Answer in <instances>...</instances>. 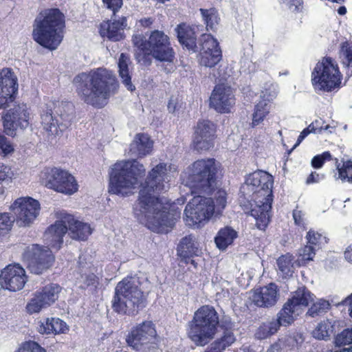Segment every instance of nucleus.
<instances>
[{"label":"nucleus","instance_id":"f257e3e1","mask_svg":"<svg viewBox=\"0 0 352 352\" xmlns=\"http://www.w3.org/2000/svg\"><path fill=\"white\" fill-rule=\"evenodd\" d=\"M177 171L175 165L160 162L148 172L145 182L141 185L138 199L133 206L134 216L153 232H167L180 217V211L170 210L169 205L157 196L169 189L170 178Z\"/></svg>","mask_w":352,"mask_h":352},{"label":"nucleus","instance_id":"f03ea898","mask_svg":"<svg viewBox=\"0 0 352 352\" xmlns=\"http://www.w3.org/2000/svg\"><path fill=\"white\" fill-rule=\"evenodd\" d=\"M67 231L72 239L78 241H86L92 233L89 223L78 221L71 214H65L61 220L56 221L45 232L44 241L47 247L37 244L27 247L23 258L28 262V267L32 273L41 274L52 265L54 256L50 248L59 250Z\"/></svg>","mask_w":352,"mask_h":352},{"label":"nucleus","instance_id":"7ed1b4c3","mask_svg":"<svg viewBox=\"0 0 352 352\" xmlns=\"http://www.w3.org/2000/svg\"><path fill=\"white\" fill-rule=\"evenodd\" d=\"M74 84L80 99L98 109L104 107L119 87L115 74L102 67L79 74L74 78Z\"/></svg>","mask_w":352,"mask_h":352},{"label":"nucleus","instance_id":"20e7f679","mask_svg":"<svg viewBox=\"0 0 352 352\" xmlns=\"http://www.w3.org/2000/svg\"><path fill=\"white\" fill-rule=\"evenodd\" d=\"M273 183L271 175L259 170L250 174L242 187L252 192L254 196V204L251 205L250 215L254 218L256 226L261 230L267 228L270 220Z\"/></svg>","mask_w":352,"mask_h":352},{"label":"nucleus","instance_id":"39448f33","mask_svg":"<svg viewBox=\"0 0 352 352\" xmlns=\"http://www.w3.org/2000/svg\"><path fill=\"white\" fill-rule=\"evenodd\" d=\"M65 25V16L59 9H45L34 21L32 38L42 47L54 50L63 40Z\"/></svg>","mask_w":352,"mask_h":352},{"label":"nucleus","instance_id":"423d86ee","mask_svg":"<svg viewBox=\"0 0 352 352\" xmlns=\"http://www.w3.org/2000/svg\"><path fill=\"white\" fill-rule=\"evenodd\" d=\"M313 300L314 294L305 287H299L285 303L278 313V318L261 325L255 333V337L258 340L265 339L277 332L280 326L292 324L302 313V307L308 306Z\"/></svg>","mask_w":352,"mask_h":352},{"label":"nucleus","instance_id":"0eeeda50","mask_svg":"<svg viewBox=\"0 0 352 352\" xmlns=\"http://www.w3.org/2000/svg\"><path fill=\"white\" fill-rule=\"evenodd\" d=\"M146 305V296L140 288L139 278L127 276L115 287L111 308L121 315L135 316Z\"/></svg>","mask_w":352,"mask_h":352},{"label":"nucleus","instance_id":"6e6552de","mask_svg":"<svg viewBox=\"0 0 352 352\" xmlns=\"http://www.w3.org/2000/svg\"><path fill=\"white\" fill-rule=\"evenodd\" d=\"M218 166L214 159L195 162L181 174L182 183L190 188L191 195L212 192Z\"/></svg>","mask_w":352,"mask_h":352},{"label":"nucleus","instance_id":"1a4fd4ad","mask_svg":"<svg viewBox=\"0 0 352 352\" xmlns=\"http://www.w3.org/2000/svg\"><path fill=\"white\" fill-rule=\"evenodd\" d=\"M145 174V168L136 160L122 161L116 163L109 173L110 193L127 196L138 184V177Z\"/></svg>","mask_w":352,"mask_h":352},{"label":"nucleus","instance_id":"9d476101","mask_svg":"<svg viewBox=\"0 0 352 352\" xmlns=\"http://www.w3.org/2000/svg\"><path fill=\"white\" fill-rule=\"evenodd\" d=\"M219 318L214 308L204 305L194 314L188 323V336L197 346H204L213 339L217 331Z\"/></svg>","mask_w":352,"mask_h":352},{"label":"nucleus","instance_id":"9b49d317","mask_svg":"<svg viewBox=\"0 0 352 352\" xmlns=\"http://www.w3.org/2000/svg\"><path fill=\"white\" fill-rule=\"evenodd\" d=\"M342 76L330 57H324L315 66L311 82L316 91L331 92L340 87Z\"/></svg>","mask_w":352,"mask_h":352},{"label":"nucleus","instance_id":"f8f14e48","mask_svg":"<svg viewBox=\"0 0 352 352\" xmlns=\"http://www.w3.org/2000/svg\"><path fill=\"white\" fill-rule=\"evenodd\" d=\"M184 210V221L190 227H199L208 221L214 212L213 199L194 194Z\"/></svg>","mask_w":352,"mask_h":352},{"label":"nucleus","instance_id":"ddd939ff","mask_svg":"<svg viewBox=\"0 0 352 352\" xmlns=\"http://www.w3.org/2000/svg\"><path fill=\"white\" fill-rule=\"evenodd\" d=\"M41 178L46 187L58 192L72 195L78 189V185L70 173L58 168H45Z\"/></svg>","mask_w":352,"mask_h":352},{"label":"nucleus","instance_id":"4468645a","mask_svg":"<svg viewBox=\"0 0 352 352\" xmlns=\"http://www.w3.org/2000/svg\"><path fill=\"white\" fill-rule=\"evenodd\" d=\"M145 45L150 50L152 56L160 62H173L175 52L171 45L169 36L163 31L155 30L151 31L148 38L142 34Z\"/></svg>","mask_w":352,"mask_h":352},{"label":"nucleus","instance_id":"2eb2a0df","mask_svg":"<svg viewBox=\"0 0 352 352\" xmlns=\"http://www.w3.org/2000/svg\"><path fill=\"white\" fill-rule=\"evenodd\" d=\"M156 335L153 322L144 321L131 329L126 341L133 349L140 352H146L151 347H154Z\"/></svg>","mask_w":352,"mask_h":352},{"label":"nucleus","instance_id":"dca6fc26","mask_svg":"<svg viewBox=\"0 0 352 352\" xmlns=\"http://www.w3.org/2000/svg\"><path fill=\"white\" fill-rule=\"evenodd\" d=\"M59 115L60 121L54 119L52 116V109H47L46 112L41 114V124L43 129L52 135H58L70 126L74 118V105L70 102L62 103Z\"/></svg>","mask_w":352,"mask_h":352},{"label":"nucleus","instance_id":"f3484780","mask_svg":"<svg viewBox=\"0 0 352 352\" xmlns=\"http://www.w3.org/2000/svg\"><path fill=\"white\" fill-rule=\"evenodd\" d=\"M10 210L14 213L17 223L20 226H27L38 216L40 204L32 197H20L10 206Z\"/></svg>","mask_w":352,"mask_h":352},{"label":"nucleus","instance_id":"a211bd4d","mask_svg":"<svg viewBox=\"0 0 352 352\" xmlns=\"http://www.w3.org/2000/svg\"><path fill=\"white\" fill-rule=\"evenodd\" d=\"M60 287L58 285L51 283L36 291L26 305L28 314L38 313L54 303L58 298Z\"/></svg>","mask_w":352,"mask_h":352},{"label":"nucleus","instance_id":"6ab92c4d","mask_svg":"<svg viewBox=\"0 0 352 352\" xmlns=\"http://www.w3.org/2000/svg\"><path fill=\"white\" fill-rule=\"evenodd\" d=\"M235 104L233 90L230 85L217 84L210 97V107L221 113H229Z\"/></svg>","mask_w":352,"mask_h":352},{"label":"nucleus","instance_id":"aec40b11","mask_svg":"<svg viewBox=\"0 0 352 352\" xmlns=\"http://www.w3.org/2000/svg\"><path fill=\"white\" fill-rule=\"evenodd\" d=\"M26 281L25 271L19 264L8 265L0 274V284L2 288L11 292L21 290Z\"/></svg>","mask_w":352,"mask_h":352},{"label":"nucleus","instance_id":"412c9836","mask_svg":"<svg viewBox=\"0 0 352 352\" xmlns=\"http://www.w3.org/2000/svg\"><path fill=\"white\" fill-rule=\"evenodd\" d=\"M18 91V79L10 68L0 71V109H6L12 102Z\"/></svg>","mask_w":352,"mask_h":352},{"label":"nucleus","instance_id":"4be33fe9","mask_svg":"<svg viewBox=\"0 0 352 352\" xmlns=\"http://www.w3.org/2000/svg\"><path fill=\"white\" fill-rule=\"evenodd\" d=\"M28 118L25 105L10 109L3 117L4 132L9 136H14L17 128L25 129L29 125Z\"/></svg>","mask_w":352,"mask_h":352},{"label":"nucleus","instance_id":"5701e85b","mask_svg":"<svg viewBox=\"0 0 352 352\" xmlns=\"http://www.w3.org/2000/svg\"><path fill=\"white\" fill-rule=\"evenodd\" d=\"M215 125L208 120H199L195 127L194 147L197 151H207L214 146Z\"/></svg>","mask_w":352,"mask_h":352},{"label":"nucleus","instance_id":"b1692460","mask_svg":"<svg viewBox=\"0 0 352 352\" xmlns=\"http://www.w3.org/2000/svg\"><path fill=\"white\" fill-rule=\"evenodd\" d=\"M177 255L185 263H190L196 267L197 263L192 258L199 256L201 250L194 235L190 234L183 237L177 245Z\"/></svg>","mask_w":352,"mask_h":352},{"label":"nucleus","instance_id":"393cba45","mask_svg":"<svg viewBox=\"0 0 352 352\" xmlns=\"http://www.w3.org/2000/svg\"><path fill=\"white\" fill-rule=\"evenodd\" d=\"M278 289L275 283L256 289L252 295L254 303L261 307H270L276 303L278 298Z\"/></svg>","mask_w":352,"mask_h":352},{"label":"nucleus","instance_id":"a878e982","mask_svg":"<svg viewBox=\"0 0 352 352\" xmlns=\"http://www.w3.org/2000/svg\"><path fill=\"white\" fill-rule=\"evenodd\" d=\"M127 25L126 17L119 20L102 22L100 25V34L111 41H119L124 38V28Z\"/></svg>","mask_w":352,"mask_h":352},{"label":"nucleus","instance_id":"bb28decb","mask_svg":"<svg viewBox=\"0 0 352 352\" xmlns=\"http://www.w3.org/2000/svg\"><path fill=\"white\" fill-rule=\"evenodd\" d=\"M175 30L178 41L184 47L192 52L197 50V38L199 34L198 26L182 23L177 25Z\"/></svg>","mask_w":352,"mask_h":352},{"label":"nucleus","instance_id":"cd10ccee","mask_svg":"<svg viewBox=\"0 0 352 352\" xmlns=\"http://www.w3.org/2000/svg\"><path fill=\"white\" fill-rule=\"evenodd\" d=\"M131 61L128 54L121 53L118 61V75L122 85L130 91L135 89V85L131 81L132 69H130Z\"/></svg>","mask_w":352,"mask_h":352},{"label":"nucleus","instance_id":"c85d7f7f","mask_svg":"<svg viewBox=\"0 0 352 352\" xmlns=\"http://www.w3.org/2000/svg\"><path fill=\"white\" fill-rule=\"evenodd\" d=\"M132 43L135 47V58L138 63L143 66H149L152 63V54L145 45L142 40V34L134 35Z\"/></svg>","mask_w":352,"mask_h":352},{"label":"nucleus","instance_id":"c756f323","mask_svg":"<svg viewBox=\"0 0 352 352\" xmlns=\"http://www.w3.org/2000/svg\"><path fill=\"white\" fill-rule=\"evenodd\" d=\"M152 148L153 142L149 136L144 133H138L130 145V152L135 156L142 157L149 154Z\"/></svg>","mask_w":352,"mask_h":352},{"label":"nucleus","instance_id":"7c9ffc66","mask_svg":"<svg viewBox=\"0 0 352 352\" xmlns=\"http://www.w3.org/2000/svg\"><path fill=\"white\" fill-rule=\"evenodd\" d=\"M67 330L66 323L59 318H47L45 322H42L39 327L38 331L41 333H63Z\"/></svg>","mask_w":352,"mask_h":352},{"label":"nucleus","instance_id":"2f4dec72","mask_svg":"<svg viewBox=\"0 0 352 352\" xmlns=\"http://www.w3.org/2000/svg\"><path fill=\"white\" fill-rule=\"evenodd\" d=\"M236 236L237 232L231 227L226 226L218 232L214 238V242L219 250H225L233 243Z\"/></svg>","mask_w":352,"mask_h":352},{"label":"nucleus","instance_id":"473e14b6","mask_svg":"<svg viewBox=\"0 0 352 352\" xmlns=\"http://www.w3.org/2000/svg\"><path fill=\"white\" fill-rule=\"evenodd\" d=\"M278 273L283 278L292 276L294 272L293 256L289 254L280 256L276 260Z\"/></svg>","mask_w":352,"mask_h":352},{"label":"nucleus","instance_id":"72a5a7b5","mask_svg":"<svg viewBox=\"0 0 352 352\" xmlns=\"http://www.w3.org/2000/svg\"><path fill=\"white\" fill-rule=\"evenodd\" d=\"M199 12L202 21L206 25L207 30H215L220 21L217 9L214 8L209 9L200 8Z\"/></svg>","mask_w":352,"mask_h":352},{"label":"nucleus","instance_id":"f704fd0d","mask_svg":"<svg viewBox=\"0 0 352 352\" xmlns=\"http://www.w3.org/2000/svg\"><path fill=\"white\" fill-rule=\"evenodd\" d=\"M200 63L201 65L213 67L221 60L222 52L221 50H200Z\"/></svg>","mask_w":352,"mask_h":352},{"label":"nucleus","instance_id":"c9c22d12","mask_svg":"<svg viewBox=\"0 0 352 352\" xmlns=\"http://www.w3.org/2000/svg\"><path fill=\"white\" fill-rule=\"evenodd\" d=\"M333 331V325L329 320L320 322L313 331V336L318 340H327Z\"/></svg>","mask_w":352,"mask_h":352},{"label":"nucleus","instance_id":"e433bc0d","mask_svg":"<svg viewBox=\"0 0 352 352\" xmlns=\"http://www.w3.org/2000/svg\"><path fill=\"white\" fill-rule=\"evenodd\" d=\"M270 111V104L265 100H261L256 104L252 118V125L259 124L268 114Z\"/></svg>","mask_w":352,"mask_h":352},{"label":"nucleus","instance_id":"4c0bfd02","mask_svg":"<svg viewBox=\"0 0 352 352\" xmlns=\"http://www.w3.org/2000/svg\"><path fill=\"white\" fill-rule=\"evenodd\" d=\"M329 309L330 303L329 301L324 299H320L313 303L311 307L308 309L307 314L314 318L325 314Z\"/></svg>","mask_w":352,"mask_h":352},{"label":"nucleus","instance_id":"58836bf2","mask_svg":"<svg viewBox=\"0 0 352 352\" xmlns=\"http://www.w3.org/2000/svg\"><path fill=\"white\" fill-rule=\"evenodd\" d=\"M200 50L214 51L221 50L219 44L211 34H203L201 38Z\"/></svg>","mask_w":352,"mask_h":352},{"label":"nucleus","instance_id":"ea45409f","mask_svg":"<svg viewBox=\"0 0 352 352\" xmlns=\"http://www.w3.org/2000/svg\"><path fill=\"white\" fill-rule=\"evenodd\" d=\"M306 238L307 239V243L314 246L316 249H320L322 245L327 243L325 236L313 230H310L307 232Z\"/></svg>","mask_w":352,"mask_h":352},{"label":"nucleus","instance_id":"a19ab883","mask_svg":"<svg viewBox=\"0 0 352 352\" xmlns=\"http://www.w3.org/2000/svg\"><path fill=\"white\" fill-rule=\"evenodd\" d=\"M14 219L8 212L0 213V236L6 234L11 230Z\"/></svg>","mask_w":352,"mask_h":352},{"label":"nucleus","instance_id":"79ce46f5","mask_svg":"<svg viewBox=\"0 0 352 352\" xmlns=\"http://www.w3.org/2000/svg\"><path fill=\"white\" fill-rule=\"evenodd\" d=\"M213 204L214 206V212L218 214L226 208L227 204V193L224 190H219L216 192Z\"/></svg>","mask_w":352,"mask_h":352},{"label":"nucleus","instance_id":"37998d69","mask_svg":"<svg viewBox=\"0 0 352 352\" xmlns=\"http://www.w3.org/2000/svg\"><path fill=\"white\" fill-rule=\"evenodd\" d=\"M278 91V85L274 83H266L264 89L261 91V99L267 103L276 98Z\"/></svg>","mask_w":352,"mask_h":352},{"label":"nucleus","instance_id":"c03bdc74","mask_svg":"<svg viewBox=\"0 0 352 352\" xmlns=\"http://www.w3.org/2000/svg\"><path fill=\"white\" fill-rule=\"evenodd\" d=\"M337 169L340 179L342 180L347 179L348 182L352 183V160L344 162L341 167L338 164Z\"/></svg>","mask_w":352,"mask_h":352},{"label":"nucleus","instance_id":"a18cd8bd","mask_svg":"<svg viewBox=\"0 0 352 352\" xmlns=\"http://www.w3.org/2000/svg\"><path fill=\"white\" fill-rule=\"evenodd\" d=\"M336 344L338 346L347 345L352 344V328L346 329L339 333L335 340ZM351 351H352V346H350Z\"/></svg>","mask_w":352,"mask_h":352},{"label":"nucleus","instance_id":"49530a36","mask_svg":"<svg viewBox=\"0 0 352 352\" xmlns=\"http://www.w3.org/2000/svg\"><path fill=\"white\" fill-rule=\"evenodd\" d=\"M316 250L314 246L309 244L305 245L304 248L299 250V259L302 262L312 261L316 254Z\"/></svg>","mask_w":352,"mask_h":352},{"label":"nucleus","instance_id":"de8ad7c7","mask_svg":"<svg viewBox=\"0 0 352 352\" xmlns=\"http://www.w3.org/2000/svg\"><path fill=\"white\" fill-rule=\"evenodd\" d=\"M79 283L81 288H85L89 286L96 287L98 283V277L94 273L82 274L80 276Z\"/></svg>","mask_w":352,"mask_h":352},{"label":"nucleus","instance_id":"09e8293b","mask_svg":"<svg viewBox=\"0 0 352 352\" xmlns=\"http://www.w3.org/2000/svg\"><path fill=\"white\" fill-rule=\"evenodd\" d=\"M16 352H46V351L36 342L29 341L22 344Z\"/></svg>","mask_w":352,"mask_h":352},{"label":"nucleus","instance_id":"8fccbe9b","mask_svg":"<svg viewBox=\"0 0 352 352\" xmlns=\"http://www.w3.org/2000/svg\"><path fill=\"white\" fill-rule=\"evenodd\" d=\"M210 74L215 78V80H218L219 83H222L221 82L227 80L228 78L230 77V73L228 71V66L226 65L221 64L219 66L217 70H213L212 73Z\"/></svg>","mask_w":352,"mask_h":352},{"label":"nucleus","instance_id":"3c124183","mask_svg":"<svg viewBox=\"0 0 352 352\" xmlns=\"http://www.w3.org/2000/svg\"><path fill=\"white\" fill-rule=\"evenodd\" d=\"M331 159L330 152L325 151L320 155L314 156L311 160V166L314 168H320L326 161Z\"/></svg>","mask_w":352,"mask_h":352},{"label":"nucleus","instance_id":"603ef678","mask_svg":"<svg viewBox=\"0 0 352 352\" xmlns=\"http://www.w3.org/2000/svg\"><path fill=\"white\" fill-rule=\"evenodd\" d=\"M14 151V148L10 141L3 135H0V155L6 156Z\"/></svg>","mask_w":352,"mask_h":352},{"label":"nucleus","instance_id":"864d4df0","mask_svg":"<svg viewBox=\"0 0 352 352\" xmlns=\"http://www.w3.org/2000/svg\"><path fill=\"white\" fill-rule=\"evenodd\" d=\"M318 131H317L316 129L315 128L314 123L311 122L307 128L304 129L300 133V134L298 137L296 144L294 145L290 152L293 151L295 148H296L309 133H318Z\"/></svg>","mask_w":352,"mask_h":352},{"label":"nucleus","instance_id":"5fc2aeb1","mask_svg":"<svg viewBox=\"0 0 352 352\" xmlns=\"http://www.w3.org/2000/svg\"><path fill=\"white\" fill-rule=\"evenodd\" d=\"M103 6L107 9L113 12V15L119 11L123 5L122 0H102Z\"/></svg>","mask_w":352,"mask_h":352},{"label":"nucleus","instance_id":"6e6d98bb","mask_svg":"<svg viewBox=\"0 0 352 352\" xmlns=\"http://www.w3.org/2000/svg\"><path fill=\"white\" fill-rule=\"evenodd\" d=\"M293 218L294 220V223L296 226L305 229V214L302 213V211L298 210H294L293 211Z\"/></svg>","mask_w":352,"mask_h":352},{"label":"nucleus","instance_id":"4d7b16f0","mask_svg":"<svg viewBox=\"0 0 352 352\" xmlns=\"http://www.w3.org/2000/svg\"><path fill=\"white\" fill-rule=\"evenodd\" d=\"M341 50L345 56L348 65L352 63V45L348 42H344L341 45Z\"/></svg>","mask_w":352,"mask_h":352},{"label":"nucleus","instance_id":"13d9d810","mask_svg":"<svg viewBox=\"0 0 352 352\" xmlns=\"http://www.w3.org/2000/svg\"><path fill=\"white\" fill-rule=\"evenodd\" d=\"M236 338L232 331H223V335L219 340L227 348L234 342Z\"/></svg>","mask_w":352,"mask_h":352},{"label":"nucleus","instance_id":"bf43d9fd","mask_svg":"<svg viewBox=\"0 0 352 352\" xmlns=\"http://www.w3.org/2000/svg\"><path fill=\"white\" fill-rule=\"evenodd\" d=\"M218 325L224 330V331H231L234 327V323L232 322L230 317L223 316L221 319Z\"/></svg>","mask_w":352,"mask_h":352},{"label":"nucleus","instance_id":"052dcab7","mask_svg":"<svg viewBox=\"0 0 352 352\" xmlns=\"http://www.w3.org/2000/svg\"><path fill=\"white\" fill-rule=\"evenodd\" d=\"M13 175L11 168L0 163V181H5L8 179H11Z\"/></svg>","mask_w":352,"mask_h":352},{"label":"nucleus","instance_id":"680f3d73","mask_svg":"<svg viewBox=\"0 0 352 352\" xmlns=\"http://www.w3.org/2000/svg\"><path fill=\"white\" fill-rule=\"evenodd\" d=\"M324 179V174H320L316 172H312L307 177V184H314V183H318L321 181H322Z\"/></svg>","mask_w":352,"mask_h":352},{"label":"nucleus","instance_id":"e2e57ef3","mask_svg":"<svg viewBox=\"0 0 352 352\" xmlns=\"http://www.w3.org/2000/svg\"><path fill=\"white\" fill-rule=\"evenodd\" d=\"M209 349L212 352H223L226 348L218 339L210 344Z\"/></svg>","mask_w":352,"mask_h":352},{"label":"nucleus","instance_id":"0e129e2a","mask_svg":"<svg viewBox=\"0 0 352 352\" xmlns=\"http://www.w3.org/2000/svg\"><path fill=\"white\" fill-rule=\"evenodd\" d=\"M292 11H299L302 8V0H289V3H285Z\"/></svg>","mask_w":352,"mask_h":352},{"label":"nucleus","instance_id":"69168bd1","mask_svg":"<svg viewBox=\"0 0 352 352\" xmlns=\"http://www.w3.org/2000/svg\"><path fill=\"white\" fill-rule=\"evenodd\" d=\"M178 98L177 97L172 96L168 102V109L169 112L174 113L177 107Z\"/></svg>","mask_w":352,"mask_h":352},{"label":"nucleus","instance_id":"338daca9","mask_svg":"<svg viewBox=\"0 0 352 352\" xmlns=\"http://www.w3.org/2000/svg\"><path fill=\"white\" fill-rule=\"evenodd\" d=\"M342 304L343 305H349V315L352 318V294L349 297L345 298V300L342 301Z\"/></svg>","mask_w":352,"mask_h":352},{"label":"nucleus","instance_id":"774afa93","mask_svg":"<svg viewBox=\"0 0 352 352\" xmlns=\"http://www.w3.org/2000/svg\"><path fill=\"white\" fill-rule=\"evenodd\" d=\"M344 258L347 261L352 263V244L346 249Z\"/></svg>","mask_w":352,"mask_h":352}]
</instances>
